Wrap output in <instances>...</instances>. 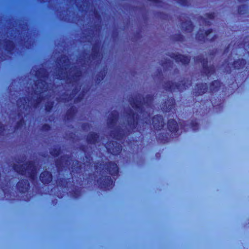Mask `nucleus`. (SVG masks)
I'll list each match as a JSON object with an SVG mask.
<instances>
[{
  "label": "nucleus",
  "instance_id": "1",
  "mask_svg": "<svg viewBox=\"0 0 249 249\" xmlns=\"http://www.w3.org/2000/svg\"><path fill=\"white\" fill-rule=\"evenodd\" d=\"M154 127L157 129H160L163 126L162 118L160 116L154 117L152 120Z\"/></svg>",
  "mask_w": 249,
  "mask_h": 249
},
{
  "label": "nucleus",
  "instance_id": "2",
  "mask_svg": "<svg viewBox=\"0 0 249 249\" xmlns=\"http://www.w3.org/2000/svg\"><path fill=\"white\" fill-rule=\"evenodd\" d=\"M40 179L42 182L46 183L52 180V177L48 172H44L40 175Z\"/></svg>",
  "mask_w": 249,
  "mask_h": 249
},
{
  "label": "nucleus",
  "instance_id": "3",
  "mask_svg": "<svg viewBox=\"0 0 249 249\" xmlns=\"http://www.w3.org/2000/svg\"><path fill=\"white\" fill-rule=\"evenodd\" d=\"M112 166H113V169L114 170V172L113 173L112 172V171L110 170V172L111 173V174H113L114 173H117L118 171V168L117 167V166L116 164H113L112 165Z\"/></svg>",
  "mask_w": 249,
  "mask_h": 249
},
{
  "label": "nucleus",
  "instance_id": "4",
  "mask_svg": "<svg viewBox=\"0 0 249 249\" xmlns=\"http://www.w3.org/2000/svg\"><path fill=\"white\" fill-rule=\"evenodd\" d=\"M171 123H173V124H174V125H176V122H175V121H173H173H171V122H169V123H168V126H169V129H170L171 130H172V131L173 130L172 129V127H170V124H171Z\"/></svg>",
  "mask_w": 249,
  "mask_h": 249
},
{
  "label": "nucleus",
  "instance_id": "5",
  "mask_svg": "<svg viewBox=\"0 0 249 249\" xmlns=\"http://www.w3.org/2000/svg\"><path fill=\"white\" fill-rule=\"evenodd\" d=\"M239 62H236L235 63V67L237 69H239V68L237 67L236 66V64L238 63Z\"/></svg>",
  "mask_w": 249,
  "mask_h": 249
},
{
  "label": "nucleus",
  "instance_id": "6",
  "mask_svg": "<svg viewBox=\"0 0 249 249\" xmlns=\"http://www.w3.org/2000/svg\"><path fill=\"white\" fill-rule=\"evenodd\" d=\"M239 62H240V63H241V64H242V63L244 64V61H243V60H242V61H240Z\"/></svg>",
  "mask_w": 249,
  "mask_h": 249
}]
</instances>
